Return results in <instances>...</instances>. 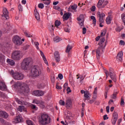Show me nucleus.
Masks as SVG:
<instances>
[{
  "label": "nucleus",
  "mask_w": 125,
  "mask_h": 125,
  "mask_svg": "<svg viewBox=\"0 0 125 125\" xmlns=\"http://www.w3.org/2000/svg\"><path fill=\"white\" fill-rule=\"evenodd\" d=\"M61 24V22L59 21H56L55 22V27H58L60 26Z\"/></svg>",
  "instance_id": "c9c22d12"
},
{
  "label": "nucleus",
  "mask_w": 125,
  "mask_h": 125,
  "mask_svg": "<svg viewBox=\"0 0 125 125\" xmlns=\"http://www.w3.org/2000/svg\"><path fill=\"white\" fill-rule=\"evenodd\" d=\"M66 107L67 109H72L73 108V103L71 99H67L65 102Z\"/></svg>",
  "instance_id": "9d476101"
},
{
  "label": "nucleus",
  "mask_w": 125,
  "mask_h": 125,
  "mask_svg": "<svg viewBox=\"0 0 125 125\" xmlns=\"http://www.w3.org/2000/svg\"><path fill=\"white\" fill-rule=\"evenodd\" d=\"M98 17H99V22L100 23H103L104 22V17H105V14L104 13H100V12H97Z\"/></svg>",
  "instance_id": "9b49d317"
},
{
  "label": "nucleus",
  "mask_w": 125,
  "mask_h": 125,
  "mask_svg": "<svg viewBox=\"0 0 125 125\" xmlns=\"http://www.w3.org/2000/svg\"><path fill=\"white\" fill-rule=\"evenodd\" d=\"M10 75L12 76V77L15 80H21L24 79V75L22 73H20L17 71L14 72L13 70H11L10 72Z\"/></svg>",
  "instance_id": "39448f33"
},
{
  "label": "nucleus",
  "mask_w": 125,
  "mask_h": 125,
  "mask_svg": "<svg viewBox=\"0 0 125 125\" xmlns=\"http://www.w3.org/2000/svg\"><path fill=\"white\" fill-rule=\"evenodd\" d=\"M30 107L32 110H34V111H37V110H38V107H37L36 105H34L33 104H31L30 105Z\"/></svg>",
  "instance_id": "473e14b6"
},
{
  "label": "nucleus",
  "mask_w": 125,
  "mask_h": 125,
  "mask_svg": "<svg viewBox=\"0 0 125 125\" xmlns=\"http://www.w3.org/2000/svg\"><path fill=\"white\" fill-rule=\"evenodd\" d=\"M105 48V46L104 47L99 46V47L96 50V53L97 59L99 60L100 59V56L101 54L104 52V49Z\"/></svg>",
  "instance_id": "0eeeda50"
},
{
  "label": "nucleus",
  "mask_w": 125,
  "mask_h": 125,
  "mask_svg": "<svg viewBox=\"0 0 125 125\" xmlns=\"http://www.w3.org/2000/svg\"><path fill=\"white\" fill-rule=\"evenodd\" d=\"M0 89L3 91L6 90V85L3 81H0Z\"/></svg>",
  "instance_id": "4468645a"
},
{
  "label": "nucleus",
  "mask_w": 125,
  "mask_h": 125,
  "mask_svg": "<svg viewBox=\"0 0 125 125\" xmlns=\"http://www.w3.org/2000/svg\"><path fill=\"white\" fill-rule=\"evenodd\" d=\"M42 108H44L45 106L44 105V102H40V104H39Z\"/></svg>",
  "instance_id": "5fc2aeb1"
},
{
  "label": "nucleus",
  "mask_w": 125,
  "mask_h": 125,
  "mask_svg": "<svg viewBox=\"0 0 125 125\" xmlns=\"http://www.w3.org/2000/svg\"><path fill=\"white\" fill-rule=\"evenodd\" d=\"M7 63H9V64L10 65H11V66H13V65H14V64H15V62H14V61H13L12 60L7 59Z\"/></svg>",
  "instance_id": "c85d7f7f"
},
{
  "label": "nucleus",
  "mask_w": 125,
  "mask_h": 125,
  "mask_svg": "<svg viewBox=\"0 0 125 125\" xmlns=\"http://www.w3.org/2000/svg\"><path fill=\"white\" fill-rule=\"evenodd\" d=\"M55 58L56 62H59V61H60V57H55Z\"/></svg>",
  "instance_id": "338daca9"
},
{
  "label": "nucleus",
  "mask_w": 125,
  "mask_h": 125,
  "mask_svg": "<svg viewBox=\"0 0 125 125\" xmlns=\"http://www.w3.org/2000/svg\"><path fill=\"white\" fill-rule=\"evenodd\" d=\"M34 15L35 16L36 19L38 21H40V20H41L40 18V14H39V12H38V10L37 9H35L34 10Z\"/></svg>",
  "instance_id": "a211bd4d"
},
{
  "label": "nucleus",
  "mask_w": 125,
  "mask_h": 125,
  "mask_svg": "<svg viewBox=\"0 0 125 125\" xmlns=\"http://www.w3.org/2000/svg\"><path fill=\"white\" fill-rule=\"evenodd\" d=\"M120 104L121 105V106H123V105H125V101L123 99V97H122Z\"/></svg>",
  "instance_id": "052dcab7"
},
{
  "label": "nucleus",
  "mask_w": 125,
  "mask_h": 125,
  "mask_svg": "<svg viewBox=\"0 0 125 125\" xmlns=\"http://www.w3.org/2000/svg\"><path fill=\"white\" fill-rule=\"evenodd\" d=\"M80 82H82V81H83L84 80V77H83V75H80Z\"/></svg>",
  "instance_id": "0e129e2a"
},
{
  "label": "nucleus",
  "mask_w": 125,
  "mask_h": 125,
  "mask_svg": "<svg viewBox=\"0 0 125 125\" xmlns=\"http://www.w3.org/2000/svg\"><path fill=\"white\" fill-rule=\"evenodd\" d=\"M33 103H34V104H41V101L37 99H34L33 101Z\"/></svg>",
  "instance_id": "ea45409f"
},
{
  "label": "nucleus",
  "mask_w": 125,
  "mask_h": 125,
  "mask_svg": "<svg viewBox=\"0 0 125 125\" xmlns=\"http://www.w3.org/2000/svg\"><path fill=\"white\" fill-rule=\"evenodd\" d=\"M77 5H73L71 6V9L73 10H76L77 9Z\"/></svg>",
  "instance_id": "bf43d9fd"
},
{
  "label": "nucleus",
  "mask_w": 125,
  "mask_h": 125,
  "mask_svg": "<svg viewBox=\"0 0 125 125\" xmlns=\"http://www.w3.org/2000/svg\"><path fill=\"white\" fill-rule=\"evenodd\" d=\"M2 17H5L6 20L9 19V13H8L7 8H4L3 9V14Z\"/></svg>",
  "instance_id": "f8f14e48"
},
{
  "label": "nucleus",
  "mask_w": 125,
  "mask_h": 125,
  "mask_svg": "<svg viewBox=\"0 0 125 125\" xmlns=\"http://www.w3.org/2000/svg\"><path fill=\"white\" fill-rule=\"evenodd\" d=\"M33 63V59L28 57L24 59L21 62V67L23 70H27L29 68V66Z\"/></svg>",
  "instance_id": "f03ea898"
},
{
  "label": "nucleus",
  "mask_w": 125,
  "mask_h": 125,
  "mask_svg": "<svg viewBox=\"0 0 125 125\" xmlns=\"http://www.w3.org/2000/svg\"><path fill=\"white\" fill-rule=\"evenodd\" d=\"M84 19V16L83 15H80L79 18H77L78 21H79V24L81 27L83 26V21Z\"/></svg>",
  "instance_id": "1a4fd4ad"
},
{
  "label": "nucleus",
  "mask_w": 125,
  "mask_h": 125,
  "mask_svg": "<svg viewBox=\"0 0 125 125\" xmlns=\"http://www.w3.org/2000/svg\"><path fill=\"white\" fill-rule=\"evenodd\" d=\"M84 97H85V100H86L87 98H89V92L88 91H86L85 93H84Z\"/></svg>",
  "instance_id": "2f4dec72"
},
{
  "label": "nucleus",
  "mask_w": 125,
  "mask_h": 125,
  "mask_svg": "<svg viewBox=\"0 0 125 125\" xmlns=\"http://www.w3.org/2000/svg\"><path fill=\"white\" fill-rule=\"evenodd\" d=\"M116 32H120L123 30V28H121L120 26H117L115 29Z\"/></svg>",
  "instance_id": "864d4df0"
},
{
  "label": "nucleus",
  "mask_w": 125,
  "mask_h": 125,
  "mask_svg": "<svg viewBox=\"0 0 125 125\" xmlns=\"http://www.w3.org/2000/svg\"><path fill=\"white\" fill-rule=\"evenodd\" d=\"M54 56H55V58L60 57V55L59 54V52L56 51L54 53Z\"/></svg>",
  "instance_id": "a18cd8bd"
},
{
  "label": "nucleus",
  "mask_w": 125,
  "mask_h": 125,
  "mask_svg": "<svg viewBox=\"0 0 125 125\" xmlns=\"http://www.w3.org/2000/svg\"><path fill=\"white\" fill-rule=\"evenodd\" d=\"M13 42L17 45H21L22 43V41H21V38L18 36H15L13 38Z\"/></svg>",
  "instance_id": "6e6552de"
},
{
  "label": "nucleus",
  "mask_w": 125,
  "mask_h": 125,
  "mask_svg": "<svg viewBox=\"0 0 125 125\" xmlns=\"http://www.w3.org/2000/svg\"><path fill=\"white\" fill-rule=\"evenodd\" d=\"M18 85L20 86V92L23 93V94L27 95L29 93L30 90H29V86L27 84L24 83H18Z\"/></svg>",
  "instance_id": "20e7f679"
},
{
  "label": "nucleus",
  "mask_w": 125,
  "mask_h": 125,
  "mask_svg": "<svg viewBox=\"0 0 125 125\" xmlns=\"http://www.w3.org/2000/svg\"><path fill=\"white\" fill-rule=\"evenodd\" d=\"M70 16H71V14H70V13H66L64 14L62 18L64 20H68V19L70 18Z\"/></svg>",
  "instance_id": "4be33fe9"
},
{
  "label": "nucleus",
  "mask_w": 125,
  "mask_h": 125,
  "mask_svg": "<svg viewBox=\"0 0 125 125\" xmlns=\"http://www.w3.org/2000/svg\"><path fill=\"white\" fill-rule=\"evenodd\" d=\"M43 1V3L44 4H46V5H48L50 4V0H44Z\"/></svg>",
  "instance_id": "c03bdc74"
},
{
  "label": "nucleus",
  "mask_w": 125,
  "mask_h": 125,
  "mask_svg": "<svg viewBox=\"0 0 125 125\" xmlns=\"http://www.w3.org/2000/svg\"><path fill=\"white\" fill-rule=\"evenodd\" d=\"M0 117H1V118H5V119H6L8 118V114H7L6 112L0 111Z\"/></svg>",
  "instance_id": "dca6fc26"
},
{
  "label": "nucleus",
  "mask_w": 125,
  "mask_h": 125,
  "mask_svg": "<svg viewBox=\"0 0 125 125\" xmlns=\"http://www.w3.org/2000/svg\"><path fill=\"white\" fill-rule=\"evenodd\" d=\"M72 48H73V47L72 46V45L68 44L66 47L65 52L69 53V52H70V50H71Z\"/></svg>",
  "instance_id": "cd10ccee"
},
{
  "label": "nucleus",
  "mask_w": 125,
  "mask_h": 125,
  "mask_svg": "<svg viewBox=\"0 0 125 125\" xmlns=\"http://www.w3.org/2000/svg\"><path fill=\"white\" fill-rule=\"evenodd\" d=\"M70 30L71 28L69 26H67L64 28V31L65 32H66V33H70Z\"/></svg>",
  "instance_id": "f704fd0d"
},
{
  "label": "nucleus",
  "mask_w": 125,
  "mask_h": 125,
  "mask_svg": "<svg viewBox=\"0 0 125 125\" xmlns=\"http://www.w3.org/2000/svg\"><path fill=\"white\" fill-rule=\"evenodd\" d=\"M31 76L34 78L39 77L42 74V69L37 65L34 66L31 68Z\"/></svg>",
  "instance_id": "7ed1b4c3"
},
{
  "label": "nucleus",
  "mask_w": 125,
  "mask_h": 125,
  "mask_svg": "<svg viewBox=\"0 0 125 125\" xmlns=\"http://www.w3.org/2000/svg\"><path fill=\"white\" fill-rule=\"evenodd\" d=\"M110 77L111 80H112V81H113L114 83H116V82L117 81V77H116V75L115 74V73L112 74V75H110Z\"/></svg>",
  "instance_id": "bb28decb"
},
{
  "label": "nucleus",
  "mask_w": 125,
  "mask_h": 125,
  "mask_svg": "<svg viewBox=\"0 0 125 125\" xmlns=\"http://www.w3.org/2000/svg\"><path fill=\"white\" fill-rule=\"evenodd\" d=\"M104 0H99V1L97 4V7L98 8H101L103 6Z\"/></svg>",
  "instance_id": "412c9836"
},
{
  "label": "nucleus",
  "mask_w": 125,
  "mask_h": 125,
  "mask_svg": "<svg viewBox=\"0 0 125 125\" xmlns=\"http://www.w3.org/2000/svg\"><path fill=\"white\" fill-rule=\"evenodd\" d=\"M114 74H115V73H114V70L113 69V68H110L109 70V76L113 75Z\"/></svg>",
  "instance_id": "a19ab883"
},
{
  "label": "nucleus",
  "mask_w": 125,
  "mask_h": 125,
  "mask_svg": "<svg viewBox=\"0 0 125 125\" xmlns=\"http://www.w3.org/2000/svg\"><path fill=\"white\" fill-rule=\"evenodd\" d=\"M119 44H120V45H125V41H124L123 40H121L120 41Z\"/></svg>",
  "instance_id": "13d9d810"
},
{
  "label": "nucleus",
  "mask_w": 125,
  "mask_h": 125,
  "mask_svg": "<svg viewBox=\"0 0 125 125\" xmlns=\"http://www.w3.org/2000/svg\"><path fill=\"white\" fill-rule=\"evenodd\" d=\"M118 113L114 111L113 114V118L118 119Z\"/></svg>",
  "instance_id": "4c0bfd02"
},
{
  "label": "nucleus",
  "mask_w": 125,
  "mask_h": 125,
  "mask_svg": "<svg viewBox=\"0 0 125 125\" xmlns=\"http://www.w3.org/2000/svg\"><path fill=\"white\" fill-rule=\"evenodd\" d=\"M24 35H25L26 37H27V38H31V37H33L32 35H31L30 33H29L27 32H25Z\"/></svg>",
  "instance_id": "37998d69"
},
{
  "label": "nucleus",
  "mask_w": 125,
  "mask_h": 125,
  "mask_svg": "<svg viewBox=\"0 0 125 125\" xmlns=\"http://www.w3.org/2000/svg\"><path fill=\"white\" fill-rule=\"evenodd\" d=\"M23 119L22 118V116H21V115H18L17 116L16 118L15 119V121L14 122L15 124H18L19 123H21Z\"/></svg>",
  "instance_id": "2eb2a0df"
},
{
  "label": "nucleus",
  "mask_w": 125,
  "mask_h": 125,
  "mask_svg": "<svg viewBox=\"0 0 125 125\" xmlns=\"http://www.w3.org/2000/svg\"><path fill=\"white\" fill-rule=\"evenodd\" d=\"M26 124H27L28 125H34V123L31 120H27Z\"/></svg>",
  "instance_id": "49530a36"
},
{
  "label": "nucleus",
  "mask_w": 125,
  "mask_h": 125,
  "mask_svg": "<svg viewBox=\"0 0 125 125\" xmlns=\"http://www.w3.org/2000/svg\"><path fill=\"white\" fill-rule=\"evenodd\" d=\"M121 18L123 23H124V25H125V13H124L121 15Z\"/></svg>",
  "instance_id": "72a5a7b5"
},
{
  "label": "nucleus",
  "mask_w": 125,
  "mask_h": 125,
  "mask_svg": "<svg viewBox=\"0 0 125 125\" xmlns=\"http://www.w3.org/2000/svg\"><path fill=\"white\" fill-rule=\"evenodd\" d=\"M104 42H105V38H103L100 39V42L98 43L99 45L100 46H102L103 47H104Z\"/></svg>",
  "instance_id": "b1692460"
},
{
  "label": "nucleus",
  "mask_w": 125,
  "mask_h": 125,
  "mask_svg": "<svg viewBox=\"0 0 125 125\" xmlns=\"http://www.w3.org/2000/svg\"><path fill=\"white\" fill-rule=\"evenodd\" d=\"M40 125H47L51 123V118L46 114H42L39 120Z\"/></svg>",
  "instance_id": "f257e3e1"
},
{
  "label": "nucleus",
  "mask_w": 125,
  "mask_h": 125,
  "mask_svg": "<svg viewBox=\"0 0 125 125\" xmlns=\"http://www.w3.org/2000/svg\"><path fill=\"white\" fill-rule=\"evenodd\" d=\"M38 7L39 8H41V9H42V8L44 7V5L43 3H41L38 4Z\"/></svg>",
  "instance_id": "09e8293b"
},
{
  "label": "nucleus",
  "mask_w": 125,
  "mask_h": 125,
  "mask_svg": "<svg viewBox=\"0 0 125 125\" xmlns=\"http://www.w3.org/2000/svg\"><path fill=\"white\" fill-rule=\"evenodd\" d=\"M58 77L60 80H62V79H63V75H62V74H60L58 75Z\"/></svg>",
  "instance_id": "774afa93"
},
{
  "label": "nucleus",
  "mask_w": 125,
  "mask_h": 125,
  "mask_svg": "<svg viewBox=\"0 0 125 125\" xmlns=\"http://www.w3.org/2000/svg\"><path fill=\"white\" fill-rule=\"evenodd\" d=\"M91 11L93 12L95 10V9H96V7H95V6H93L90 8Z\"/></svg>",
  "instance_id": "e2e57ef3"
},
{
  "label": "nucleus",
  "mask_w": 125,
  "mask_h": 125,
  "mask_svg": "<svg viewBox=\"0 0 125 125\" xmlns=\"http://www.w3.org/2000/svg\"><path fill=\"white\" fill-rule=\"evenodd\" d=\"M18 110L20 112H22L24 110V106L23 105H20Z\"/></svg>",
  "instance_id": "79ce46f5"
},
{
  "label": "nucleus",
  "mask_w": 125,
  "mask_h": 125,
  "mask_svg": "<svg viewBox=\"0 0 125 125\" xmlns=\"http://www.w3.org/2000/svg\"><path fill=\"white\" fill-rule=\"evenodd\" d=\"M118 119L116 118H113L111 120L112 125H116V123H117V121Z\"/></svg>",
  "instance_id": "de8ad7c7"
},
{
  "label": "nucleus",
  "mask_w": 125,
  "mask_h": 125,
  "mask_svg": "<svg viewBox=\"0 0 125 125\" xmlns=\"http://www.w3.org/2000/svg\"><path fill=\"white\" fill-rule=\"evenodd\" d=\"M93 93L95 95H96V94H97V87H96L95 88Z\"/></svg>",
  "instance_id": "69168bd1"
},
{
  "label": "nucleus",
  "mask_w": 125,
  "mask_h": 125,
  "mask_svg": "<svg viewBox=\"0 0 125 125\" xmlns=\"http://www.w3.org/2000/svg\"><path fill=\"white\" fill-rule=\"evenodd\" d=\"M104 72L106 75V79H108V77H109V73L108 72V70L104 69Z\"/></svg>",
  "instance_id": "8fccbe9b"
},
{
  "label": "nucleus",
  "mask_w": 125,
  "mask_h": 125,
  "mask_svg": "<svg viewBox=\"0 0 125 125\" xmlns=\"http://www.w3.org/2000/svg\"><path fill=\"white\" fill-rule=\"evenodd\" d=\"M11 58L13 59V60H19L21 58H22L21 51L16 50L14 51L12 53Z\"/></svg>",
  "instance_id": "423d86ee"
},
{
  "label": "nucleus",
  "mask_w": 125,
  "mask_h": 125,
  "mask_svg": "<svg viewBox=\"0 0 125 125\" xmlns=\"http://www.w3.org/2000/svg\"><path fill=\"white\" fill-rule=\"evenodd\" d=\"M18 9L20 12H22V11H23V6H22V5L21 4H19Z\"/></svg>",
  "instance_id": "58836bf2"
},
{
  "label": "nucleus",
  "mask_w": 125,
  "mask_h": 125,
  "mask_svg": "<svg viewBox=\"0 0 125 125\" xmlns=\"http://www.w3.org/2000/svg\"><path fill=\"white\" fill-rule=\"evenodd\" d=\"M62 39H61L59 37L57 36L55 38H54V42H61Z\"/></svg>",
  "instance_id": "7c9ffc66"
},
{
  "label": "nucleus",
  "mask_w": 125,
  "mask_h": 125,
  "mask_svg": "<svg viewBox=\"0 0 125 125\" xmlns=\"http://www.w3.org/2000/svg\"><path fill=\"white\" fill-rule=\"evenodd\" d=\"M86 33V28L83 27V35H84Z\"/></svg>",
  "instance_id": "680f3d73"
},
{
  "label": "nucleus",
  "mask_w": 125,
  "mask_h": 125,
  "mask_svg": "<svg viewBox=\"0 0 125 125\" xmlns=\"http://www.w3.org/2000/svg\"><path fill=\"white\" fill-rule=\"evenodd\" d=\"M45 86V84L43 83H40L38 84V88H43Z\"/></svg>",
  "instance_id": "c756f323"
},
{
  "label": "nucleus",
  "mask_w": 125,
  "mask_h": 125,
  "mask_svg": "<svg viewBox=\"0 0 125 125\" xmlns=\"http://www.w3.org/2000/svg\"><path fill=\"white\" fill-rule=\"evenodd\" d=\"M4 61H5L4 55L0 53V62H1V63H4Z\"/></svg>",
  "instance_id": "393cba45"
},
{
  "label": "nucleus",
  "mask_w": 125,
  "mask_h": 125,
  "mask_svg": "<svg viewBox=\"0 0 125 125\" xmlns=\"http://www.w3.org/2000/svg\"><path fill=\"white\" fill-rule=\"evenodd\" d=\"M107 4H108V1L107 0H104L102 8L105 7V5H107Z\"/></svg>",
  "instance_id": "4d7b16f0"
},
{
  "label": "nucleus",
  "mask_w": 125,
  "mask_h": 125,
  "mask_svg": "<svg viewBox=\"0 0 125 125\" xmlns=\"http://www.w3.org/2000/svg\"><path fill=\"white\" fill-rule=\"evenodd\" d=\"M41 55L43 58V60L45 63L46 64V65L48 64V62H47V60H46V58H45V56H44V54H43V52L42 51H40Z\"/></svg>",
  "instance_id": "aec40b11"
},
{
  "label": "nucleus",
  "mask_w": 125,
  "mask_h": 125,
  "mask_svg": "<svg viewBox=\"0 0 125 125\" xmlns=\"http://www.w3.org/2000/svg\"><path fill=\"white\" fill-rule=\"evenodd\" d=\"M34 44L35 46L36 47L37 49H40V48L39 47V45H40V43H39V42H35L34 43Z\"/></svg>",
  "instance_id": "603ef678"
},
{
  "label": "nucleus",
  "mask_w": 125,
  "mask_h": 125,
  "mask_svg": "<svg viewBox=\"0 0 125 125\" xmlns=\"http://www.w3.org/2000/svg\"><path fill=\"white\" fill-rule=\"evenodd\" d=\"M113 19V17L112 16H108L106 19V23L109 24H111V22L112 21Z\"/></svg>",
  "instance_id": "5701e85b"
},
{
  "label": "nucleus",
  "mask_w": 125,
  "mask_h": 125,
  "mask_svg": "<svg viewBox=\"0 0 125 125\" xmlns=\"http://www.w3.org/2000/svg\"><path fill=\"white\" fill-rule=\"evenodd\" d=\"M119 93V91L117 89H115L114 90L113 94L110 96V98L112 99H117V95Z\"/></svg>",
  "instance_id": "f3484780"
},
{
  "label": "nucleus",
  "mask_w": 125,
  "mask_h": 125,
  "mask_svg": "<svg viewBox=\"0 0 125 125\" xmlns=\"http://www.w3.org/2000/svg\"><path fill=\"white\" fill-rule=\"evenodd\" d=\"M90 19L91 20H93V24H96V19H95V17L91 16Z\"/></svg>",
  "instance_id": "e433bc0d"
},
{
  "label": "nucleus",
  "mask_w": 125,
  "mask_h": 125,
  "mask_svg": "<svg viewBox=\"0 0 125 125\" xmlns=\"http://www.w3.org/2000/svg\"><path fill=\"white\" fill-rule=\"evenodd\" d=\"M35 96H42L44 94V92L41 90H36L33 92Z\"/></svg>",
  "instance_id": "ddd939ff"
},
{
  "label": "nucleus",
  "mask_w": 125,
  "mask_h": 125,
  "mask_svg": "<svg viewBox=\"0 0 125 125\" xmlns=\"http://www.w3.org/2000/svg\"><path fill=\"white\" fill-rule=\"evenodd\" d=\"M30 45H26L25 46L23 47V50H27V49H29Z\"/></svg>",
  "instance_id": "6e6d98bb"
},
{
  "label": "nucleus",
  "mask_w": 125,
  "mask_h": 125,
  "mask_svg": "<svg viewBox=\"0 0 125 125\" xmlns=\"http://www.w3.org/2000/svg\"><path fill=\"white\" fill-rule=\"evenodd\" d=\"M16 101L18 103V104H20L21 105H26V102L23 101H20L18 98L16 99Z\"/></svg>",
  "instance_id": "a878e982"
},
{
  "label": "nucleus",
  "mask_w": 125,
  "mask_h": 125,
  "mask_svg": "<svg viewBox=\"0 0 125 125\" xmlns=\"http://www.w3.org/2000/svg\"><path fill=\"white\" fill-rule=\"evenodd\" d=\"M123 53L122 51H121L118 53L117 58V59H119V61H122V60H123Z\"/></svg>",
  "instance_id": "6ab92c4d"
},
{
  "label": "nucleus",
  "mask_w": 125,
  "mask_h": 125,
  "mask_svg": "<svg viewBox=\"0 0 125 125\" xmlns=\"http://www.w3.org/2000/svg\"><path fill=\"white\" fill-rule=\"evenodd\" d=\"M60 104L62 106H64L65 105V101L61 100L59 102Z\"/></svg>",
  "instance_id": "3c124183"
}]
</instances>
